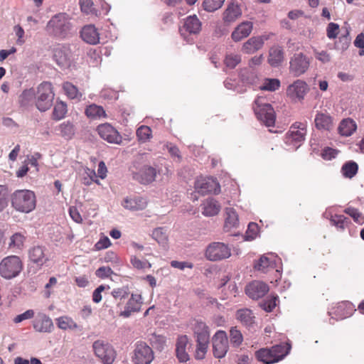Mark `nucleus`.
I'll use <instances>...</instances> for the list:
<instances>
[{"label": "nucleus", "mask_w": 364, "mask_h": 364, "mask_svg": "<svg viewBox=\"0 0 364 364\" xmlns=\"http://www.w3.org/2000/svg\"><path fill=\"white\" fill-rule=\"evenodd\" d=\"M46 29L50 36L65 39L71 33L73 25L66 14L59 13L48 21Z\"/></svg>", "instance_id": "1"}, {"label": "nucleus", "mask_w": 364, "mask_h": 364, "mask_svg": "<svg viewBox=\"0 0 364 364\" xmlns=\"http://www.w3.org/2000/svg\"><path fill=\"white\" fill-rule=\"evenodd\" d=\"M11 204L16 210L30 213L36 207V196L29 190L16 191L11 196Z\"/></svg>", "instance_id": "2"}, {"label": "nucleus", "mask_w": 364, "mask_h": 364, "mask_svg": "<svg viewBox=\"0 0 364 364\" xmlns=\"http://www.w3.org/2000/svg\"><path fill=\"white\" fill-rule=\"evenodd\" d=\"M290 350V346L279 344L271 348H262L256 352V358L264 364H272L282 360Z\"/></svg>", "instance_id": "3"}, {"label": "nucleus", "mask_w": 364, "mask_h": 364, "mask_svg": "<svg viewBox=\"0 0 364 364\" xmlns=\"http://www.w3.org/2000/svg\"><path fill=\"white\" fill-rule=\"evenodd\" d=\"M262 97H259L255 101L253 107L255 114L259 121L267 127H272L275 123V112L270 104L263 102Z\"/></svg>", "instance_id": "4"}, {"label": "nucleus", "mask_w": 364, "mask_h": 364, "mask_svg": "<svg viewBox=\"0 0 364 364\" xmlns=\"http://www.w3.org/2000/svg\"><path fill=\"white\" fill-rule=\"evenodd\" d=\"M22 269L23 264L18 256H8L0 262V275L6 279L17 277Z\"/></svg>", "instance_id": "5"}, {"label": "nucleus", "mask_w": 364, "mask_h": 364, "mask_svg": "<svg viewBox=\"0 0 364 364\" xmlns=\"http://www.w3.org/2000/svg\"><path fill=\"white\" fill-rule=\"evenodd\" d=\"M95 355L103 364H112L116 358V351L108 342L96 341L92 344Z\"/></svg>", "instance_id": "6"}, {"label": "nucleus", "mask_w": 364, "mask_h": 364, "mask_svg": "<svg viewBox=\"0 0 364 364\" xmlns=\"http://www.w3.org/2000/svg\"><path fill=\"white\" fill-rule=\"evenodd\" d=\"M154 358L152 348L144 341L134 345L132 361L133 364H150Z\"/></svg>", "instance_id": "7"}, {"label": "nucleus", "mask_w": 364, "mask_h": 364, "mask_svg": "<svg viewBox=\"0 0 364 364\" xmlns=\"http://www.w3.org/2000/svg\"><path fill=\"white\" fill-rule=\"evenodd\" d=\"M230 248L223 242H212L208 245L205 250V257L210 261L225 259L230 257Z\"/></svg>", "instance_id": "8"}, {"label": "nucleus", "mask_w": 364, "mask_h": 364, "mask_svg": "<svg viewBox=\"0 0 364 364\" xmlns=\"http://www.w3.org/2000/svg\"><path fill=\"white\" fill-rule=\"evenodd\" d=\"M53 58L61 68H69L73 62L70 46L68 44L58 45L53 50Z\"/></svg>", "instance_id": "9"}, {"label": "nucleus", "mask_w": 364, "mask_h": 364, "mask_svg": "<svg viewBox=\"0 0 364 364\" xmlns=\"http://www.w3.org/2000/svg\"><path fill=\"white\" fill-rule=\"evenodd\" d=\"M194 188L196 193L203 196L210 193L218 194L220 191V184L213 178H198Z\"/></svg>", "instance_id": "10"}, {"label": "nucleus", "mask_w": 364, "mask_h": 364, "mask_svg": "<svg viewBox=\"0 0 364 364\" xmlns=\"http://www.w3.org/2000/svg\"><path fill=\"white\" fill-rule=\"evenodd\" d=\"M212 342L214 356L218 358L225 357L229 348L226 333L224 331H218L213 336Z\"/></svg>", "instance_id": "11"}, {"label": "nucleus", "mask_w": 364, "mask_h": 364, "mask_svg": "<svg viewBox=\"0 0 364 364\" xmlns=\"http://www.w3.org/2000/svg\"><path fill=\"white\" fill-rule=\"evenodd\" d=\"M34 95L36 105L38 110L45 112L50 109L54 99L53 92H23L21 97L26 98L30 95Z\"/></svg>", "instance_id": "12"}, {"label": "nucleus", "mask_w": 364, "mask_h": 364, "mask_svg": "<svg viewBox=\"0 0 364 364\" xmlns=\"http://www.w3.org/2000/svg\"><path fill=\"white\" fill-rule=\"evenodd\" d=\"M97 131L102 139L111 144H119L122 137L118 131L108 123L99 125Z\"/></svg>", "instance_id": "13"}, {"label": "nucleus", "mask_w": 364, "mask_h": 364, "mask_svg": "<svg viewBox=\"0 0 364 364\" xmlns=\"http://www.w3.org/2000/svg\"><path fill=\"white\" fill-rule=\"evenodd\" d=\"M309 67V60L303 53H296L290 60V71L296 76L304 74Z\"/></svg>", "instance_id": "14"}, {"label": "nucleus", "mask_w": 364, "mask_h": 364, "mask_svg": "<svg viewBox=\"0 0 364 364\" xmlns=\"http://www.w3.org/2000/svg\"><path fill=\"white\" fill-rule=\"evenodd\" d=\"M268 291V285L260 281H253L247 285L245 288L246 294L252 299L262 298Z\"/></svg>", "instance_id": "15"}, {"label": "nucleus", "mask_w": 364, "mask_h": 364, "mask_svg": "<svg viewBox=\"0 0 364 364\" xmlns=\"http://www.w3.org/2000/svg\"><path fill=\"white\" fill-rule=\"evenodd\" d=\"M156 170L150 166H144L138 172L133 173V178L141 184H149L155 181Z\"/></svg>", "instance_id": "16"}, {"label": "nucleus", "mask_w": 364, "mask_h": 364, "mask_svg": "<svg viewBox=\"0 0 364 364\" xmlns=\"http://www.w3.org/2000/svg\"><path fill=\"white\" fill-rule=\"evenodd\" d=\"M194 333L196 337L197 346L208 347L210 339V333L207 325L204 322L197 321Z\"/></svg>", "instance_id": "17"}, {"label": "nucleus", "mask_w": 364, "mask_h": 364, "mask_svg": "<svg viewBox=\"0 0 364 364\" xmlns=\"http://www.w3.org/2000/svg\"><path fill=\"white\" fill-rule=\"evenodd\" d=\"M29 259L38 267H42L47 261L48 256L46 249L43 246H34L30 249L28 252Z\"/></svg>", "instance_id": "18"}, {"label": "nucleus", "mask_w": 364, "mask_h": 364, "mask_svg": "<svg viewBox=\"0 0 364 364\" xmlns=\"http://www.w3.org/2000/svg\"><path fill=\"white\" fill-rule=\"evenodd\" d=\"M33 326L40 333H50L53 328L52 320L45 314H38L33 322Z\"/></svg>", "instance_id": "19"}, {"label": "nucleus", "mask_w": 364, "mask_h": 364, "mask_svg": "<svg viewBox=\"0 0 364 364\" xmlns=\"http://www.w3.org/2000/svg\"><path fill=\"white\" fill-rule=\"evenodd\" d=\"M188 343L187 336L183 335L178 338L176 344V356L179 363H186L190 359V356L186 351V347Z\"/></svg>", "instance_id": "20"}, {"label": "nucleus", "mask_w": 364, "mask_h": 364, "mask_svg": "<svg viewBox=\"0 0 364 364\" xmlns=\"http://www.w3.org/2000/svg\"><path fill=\"white\" fill-rule=\"evenodd\" d=\"M253 23L251 21L242 22L232 31L231 34L232 39L235 42L241 41L251 33Z\"/></svg>", "instance_id": "21"}, {"label": "nucleus", "mask_w": 364, "mask_h": 364, "mask_svg": "<svg viewBox=\"0 0 364 364\" xmlns=\"http://www.w3.org/2000/svg\"><path fill=\"white\" fill-rule=\"evenodd\" d=\"M141 295L132 294L131 298L126 304L125 309L120 313V316L128 318L131 316L132 312L139 311L141 304Z\"/></svg>", "instance_id": "22"}, {"label": "nucleus", "mask_w": 364, "mask_h": 364, "mask_svg": "<svg viewBox=\"0 0 364 364\" xmlns=\"http://www.w3.org/2000/svg\"><path fill=\"white\" fill-rule=\"evenodd\" d=\"M264 46L262 36H254L249 38L242 47V51L246 54H253L260 50Z\"/></svg>", "instance_id": "23"}, {"label": "nucleus", "mask_w": 364, "mask_h": 364, "mask_svg": "<svg viewBox=\"0 0 364 364\" xmlns=\"http://www.w3.org/2000/svg\"><path fill=\"white\" fill-rule=\"evenodd\" d=\"M314 122L316 129L319 130L330 131L333 127V119L328 114L318 112Z\"/></svg>", "instance_id": "24"}, {"label": "nucleus", "mask_w": 364, "mask_h": 364, "mask_svg": "<svg viewBox=\"0 0 364 364\" xmlns=\"http://www.w3.org/2000/svg\"><path fill=\"white\" fill-rule=\"evenodd\" d=\"M202 206V213L205 216L210 217L214 216L218 214L220 210L221 206L218 201H217L213 198H208L201 205Z\"/></svg>", "instance_id": "25"}, {"label": "nucleus", "mask_w": 364, "mask_h": 364, "mask_svg": "<svg viewBox=\"0 0 364 364\" xmlns=\"http://www.w3.org/2000/svg\"><path fill=\"white\" fill-rule=\"evenodd\" d=\"M122 205L130 210H141L147 205V201L142 197L127 198L124 200Z\"/></svg>", "instance_id": "26"}, {"label": "nucleus", "mask_w": 364, "mask_h": 364, "mask_svg": "<svg viewBox=\"0 0 364 364\" xmlns=\"http://www.w3.org/2000/svg\"><path fill=\"white\" fill-rule=\"evenodd\" d=\"M242 15V11L237 4H230L223 13V21L226 23L234 22Z\"/></svg>", "instance_id": "27"}, {"label": "nucleus", "mask_w": 364, "mask_h": 364, "mask_svg": "<svg viewBox=\"0 0 364 364\" xmlns=\"http://www.w3.org/2000/svg\"><path fill=\"white\" fill-rule=\"evenodd\" d=\"M236 318L242 325L251 327L255 323V317L250 309H241L237 311Z\"/></svg>", "instance_id": "28"}, {"label": "nucleus", "mask_w": 364, "mask_h": 364, "mask_svg": "<svg viewBox=\"0 0 364 364\" xmlns=\"http://www.w3.org/2000/svg\"><path fill=\"white\" fill-rule=\"evenodd\" d=\"M183 28L191 34H198L201 29V22L196 15L190 16L186 18Z\"/></svg>", "instance_id": "29"}, {"label": "nucleus", "mask_w": 364, "mask_h": 364, "mask_svg": "<svg viewBox=\"0 0 364 364\" xmlns=\"http://www.w3.org/2000/svg\"><path fill=\"white\" fill-rule=\"evenodd\" d=\"M356 128L355 122L353 119L348 118L341 122L338 129L341 135L348 136L356 130Z\"/></svg>", "instance_id": "30"}, {"label": "nucleus", "mask_w": 364, "mask_h": 364, "mask_svg": "<svg viewBox=\"0 0 364 364\" xmlns=\"http://www.w3.org/2000/svg\"><path fill=\"white\" fill-rule=\"evenodd\" d=\"M148 341L156 350L161 352L166 346V338L164 336L152 333L148 336Z\"/></svg>", "instance_id": "31"}, {"label": "nucleus", "mask_w": 364, "mask_h": 364, "mask_svg": "<svg viewBox=\"0 0 364 364\" xmlns=\"http://www.w3.org/2000/svg\"><path fill=\"white\" fill-rule=\"evenodd\" d=\"M284 58V53L281 48L273 47L269 50V63L273 67L279 66Z\"/></svg>", "instance_id": "32"}, {"label": "nucleus", "mask_w": 364, "mask_h": 364, "mask_svg": "<svg viewBox=\"0 0 364 364\" xmlns=\"http://www.w3.org/2000/svg\"><path fill=\"white\" fill-rule=\"evenodd\" d=\"M355 311L354 305L349 301H343L339 304L336 309V313L341 319L349 317Z\"/></svg>", "instance_id": "33"}, {"label": "nucleus", "mask_w": 364, "mask_h": 364, "mask_svg": "<svg viewBox=\"0 0 364 364\" xmlns=\"http://www.w3.org/2000/svg\"><path fill=\"white\" fill-rule=\"evenodd\" d=\"M358 170V164L355 161H352L345 163L341 168L343 175L346 178H353L357 173Z\"/></svg>", "instance_id": "34"}, {"label": "nucleus", "mask_w": 364, "mask_h": 364, "mask_svg": "<svg viewBox=\"0 0 364 364\" xmlns=\"http://www.w3.org/2000/svg\"><path fill=\"white\" fill-rule=\"evenodd\" d=\"M226 215L225 226L228 228L236 227L239 222L236 211L232 208H226Z\"/></svg>", "instance_id": "35"}, {"label": "nucleus", "mask_w": 364, "mask_h": 364, "mask_svg": "<svg viewBox=\"0 0 364 364\" xmlns=\"http://www.w3.org/2000/svg\"><path fill=\"white\" fill-rule=\"evenodd\" d=\"M136 136L141 143L147 142L152 137V131L149 127L141 125L136 130Z\"/></svg>", "instance_id": "36"}, {"label": "nucleus", "mask_w": 364, "mask_h": 364, "mask_svg": "<svg viewBox=\"0 0 364 364\" xmlns=\"http://www.w3.org/2000/svg\"><path fill=\"white\" fill-rule=\"evenodd\" d=\"M60 134L66 139H70L75 134V128L70 122H64L59 126Z\"/></svg>", "instance_id": "37"}, {"label": "nucleus", "mask_w": 364, "mask_h": 364, "mask_svg": "<svg viewBox=\"0 0 364 364\" xmlns=\"http://www.w3.org/2000/svg\"><path fill=\"white\" fill-rule=\"evenodd\" d=\"M230 341L235 347H238L243 341L242 334L236 326L232 327L230 330Z\"/></svg>", "instance_id": "38"}, {"label": "nucleus", "mask_w": 364, "mask_h": 364, "mask_svg": "<svg viewBox=\"0 0 364 364\" xmlns=\"http://www.w3.org/2000/svg\"><path fill=\"white\" fill-rule=\"evenodd\" d=\"M280 87V81L278 79L266 78L259 89L262 91H275Z\"/></svg>", "instance_id": "39"}, {"label": "nucleus", "mask_w": 364, "mask_h": 364, "mask_svg": "<svg viewBox=\"0 0 364 364\" xmlns=\"http://www.w3.org/2000/svg\"><path fill=\"white\" fill-rule=\"evenodd\" d=\"M67 113V105L63 101H60L56 103L54 107L53 116L55 120H60L63 119Z\"/></svg>", "instance_id": "40"}, {"label": "nucleus", "mask_w": 364, "mask_h": 364, "mask_svg": "<svg viewBox=\"0 0 364 364\" xmlns=\"http://www.w3.org/2000/svg\"><path fill=\"white\" fill-rule=\"evenodd\" d=\"M305 134L306 132L290 129L287 133V139L289 141L295 142L294 146H298L297 144L304 140Z\"/></svg>", "instance_id": "41"}, {"label": "nucleus", "mask_w": 364, "mask_h": 364, "mask_svg": "<svg viewBox=\"0 0 364 364\" xmlns=\"http://www.w3.org/2000/svg\"><path fill=\"white\" fill-rule=\"evenodd\" d=\"M350 43V38L349 36V32L346 30V34L339 37L338 41L335 43V47L336 49L343 51L348 48Z\"/></svg>", "instance_id": "42"}, {"label": "nucleus", "mask_w": 364, "mask_h": 364, "mask_svg": "<svg viewBox=\"0 0 364 364\" xmlns=\"http://www.w3.org/2000/svg\"><path fill=\"white\" fill-rule=\"evenodd\" d=\"M225 0H204L203 6L208 12H213L220 9Z\"/></svg>", "instance_id": "43"}, {"label": "nucleus", "mask_w": 364, "mask_h": 364, "mask_svg": "<svg viewBox=\"0 0 364 364\" xmlns=\"http://www.w3.org/2000/svg\"><path fill=\"white\" fill-rule=\"evenodd\" d=\"M277 296L267 297L259 303V306L267 312H271L277 306Z\"/></svg>", "instance_id": "44"}, {"label": "nucleus", "mask_w": 364, "mask_h": 364, "mask_svg": "<svg viewBox=\"0 0 364 364\" xmlns=\"http://www.w3.org/2000/svg\"><path fill=\"white\" fill-rule=\"evenodd\" d=\"M152 237L159 244L164 245L167 242V235L163 228H157L152 232Z\"/></svg>", "instance_id": "45"}, {"label": "nucleus", "mask_w": 364, "mask_h": 364, "mask_svg": "<svg viewBox=\"0 0 364 364\" xmlns=\"http://www.w3.org/2000/svg\"><path fill=\"white\" fill-rule=\"evenodd\" d=\"M269 267H273V262L265 255L262 256L255 264V268L256 269L262 272H265Z\"/></svg>", "instance_id": "46"}, {"label": "nucleus", "mask_w": 364, "mask_h": 364, "mask_svg": "<svg viewBox=\"0 0 364 364\" xmlns=\"http://www.w3.org/2000/svg\"><path fill=\"white\" fill-rule=\"evenodd\" d=\"M344 212L353 218L355 223L359 224H363L364 223V216H363L358 209L348 207L345 209Z\"/></svg>", "instance_id": "47"}, {"label": "nucleus", "mask_w": 364, "mask_h": 364, "mask_svg": "<svg viewBox=\"0 0 364 364\" xmlns=\"http://www.w3.org/2000/svg\"><path fill=\"white\" fill-rule=\"evenodd\" d=\"M241 61V56L237 54L228 55L225 59V65L230 68H235Z\"/></svg>", "instance_id": "48"}, {"label": "nucleus", "mask_w": 364, "mask_h": 364, "mask_svg": "<svg viewBox=\"0 0 364 364\" xmlns=\"http://www.w3.org/2000/svg\"><path fill=\"white\" fill-rule=\"evenodd\" d=\"M348 218L343 215H336L331 218V223L338 228L343 230L345 224L348 223Z\"/></svg>", "instance_id": "49"}, {"label": "nucleus", "mask_w": 364, "mask_h": 364, "mask_svg": "<svg viewBox=\"0 0 364 364\" xmlns=\"http://www.w3.org/2000/svg\"><path fill=\"white\" fill-rule=\"evenodd\" d=\"M259 227L255 223H250L247 227V230L245 232V240H254L258 233Z\"/></svg>", "instance_id": "50"}, {"label": "nucleus", "mask_w": 364, "mask_h": 364, "mask_svg": "<svg viewBox=\"0 0 364 364\" xmlns=\"http://www.w3.org/2000/svg\"><path fill=\"white\" fill-rule=\"evenodd\" d=\"M339 25L338 23L331 22L326 28V36L329 39H335L339 33Z\"/></svg>", "instance_id": "51"}, {"label": "nucleus", "mask_w": 364, "mask_h": 364, "mask_svg": "<svg viewBox=\"0 0 364 364\" xmlns=\"http://www.w3.org/2000/svg\"><path fill=\"white\" fill-rule=\"evenodd\" d=\"M309 90L307 84L301 80H296L294 83L289 85L287 91H306Z\"/></svg>", "instance_id": "52"}, {"label": "nucleus", "mask_w": 364, "mask_h": 364, "mask_svg": "<svg viewBox=\"0 0 364 364\" xmlns=\"http://www.w3.org/2000/svg\"><path fill=\"white\" fill-rule=\"evenodd\" d=\"M80 36L84 42L91 44V25L84 26L80 31Z\"/></svg>", "instance_id": "53"}, {"label": "nucleus", "mask_w": 364, "mask_h": 364, "mask_svg": "<svg viewBox=\"0 0 364 364\" xmlns=\"http://www.w3.org/2000/svg\"><path fill=\"white\" fill-rule=\"evenodd\" d=\"M24 241V237L20 233H15L11 237V241L9 242V247H15L17 248H21L23 245Z\"/></svg>", "instance_id": "54"}, {"label": "nucleus", "mask_w": 364, "mask_h": 364, "mask_svg": "<svg viewBox=\"0 0 364 364\" xmlns=\"http://www.w3.org/2000/svg\"><path fill=\"white\" fill-rule=\"evenodd\" d=\"M107 168L104 161H100L98 164V168L97 173L92 170V176H95V177H99L101 179H104L107 176Z\"/></svg>", "instance_id": "55"}, {"label": "nucleus", "mask_w": 364, "mask_h": 364, "mask_svg": "<svg viewBox=\"0 0 364 364\" xmlns=\"http://www.w3.org/2000/svg\"><path fill=\"white\" fill-rule=\"evenodd\" d=\"M100 4V9L92 8V14L100 16L107 14L110 9L109 5L103 0H98Z\"/></svg>", "instance_id": "56"}, {"label": "nucleus", "mask_w": 364, "mask_h": 364, "mask_svg": "<svg viewBox=\"0 0 364 364\" xmlns=\"http://www.w3.org/2000/svg\"><path fill=\"white\" fill-rule=\"evenodd\" d=\"M8 205L6 189L3 186H0V213L4 210Z\"/></svg>", "instance_id": "57"}, {"label": "nucleus", "mask_w": 364, "mask_h": 364, "mask_svg": "<svg viewBox=\"0 0 364 364\" xmlns=\"http://www.w3.org/2000/svg\"><path fill=\"white\" fill-rule=\"evenodd\" d=\"M112 274H113L112 269L105 266L100 267L95 272L96 276L101 279L109 277Z\"/></svg>", "instance_id": "58"}, {"label": "nucleus", "mask_w": 364, "mask_h": 364, "mask_svg": "<svg viewBox=\"0 0 364 364\" xmlns=\"http://www.w3.org/2000/svg\"><path fill=\"white\" fill-rule=\"evenodd\" d=\"M106 118L107 114L102 107L92 104V119L94 118Z\"/></svg>", "instance_id": "59"}, {"label": "nucleus", "mask_w": 364, "mask_h": 364, "mask_svg": "<svg viewBox=\"0 0 364 364\" xmlns=\"http://www.w3.org/2000/svg\"><path fill=\"white\" fill-rule=\"evenodd\" d=\"M338 154V151L336 149H333L330 147L325 148L322 153L321 156L325 160H331L335 158Z\"/></svg>", "instance_id": "60"}, {"label": "nucleus", "mask_w": 364, "mask_h": 364, "mask_svg": "<svg viewBox=\"0 0 364 364\" xmlns=\"http://www.w3.org/2000/svg\"><path fill=\"white\" fill-rule=\"evenodd\" d=\"M58 326L61 329H67L70 328L73 323L72 319L67 316H61L57 319Z\"/></svg>", "instance_id": "61"}, {"label": "nucleus", "mask_w": 364, "mask_h": 364, "mask_svg": "<svg viewBox=\"0 0 364 364\" xmlns=\"http://www.w3.org/2000/svg\"><path fill=\"white\" fill-rule=\"evenodd\" d=\"M33 316H34V311L31 309H29V310L26 311L24 313L16 316L14 318V321L15 323H20L26 319H29V318H33Z\"/></svg>", "instance_id": "62"}, {"label": "nucleus", "mask_w": 364, "mask_h": 364, "mask_svg": "<svg viewBox=\"0 0 364 364\" xmlns=\"http://www.w3.org/2000/svg\"><path fill=\"white\" fill-rule=\"evenodd\" d=\"M111 245V242L108 237L103 236L100 240L95 245L96 250H100L109 247Z\"/></svg>", "instance_id": "63"}, {"label": "nucleus", "mask_w": 364, "mask_h": 364, "mask_svg": "<svg viewBox=\"0 0 364 364\" xmlns=\"http://www.w3.org/2000/svg\"><path fill=\"white\" fill-rule=\"evenodd\" d=\"M128 294H129V292H128L127 289L124 288V287L114 289L112 291V295L115 299H125L126 297L128 296Z\"/></svg>", "instance_id": "64"}]
</instances>
